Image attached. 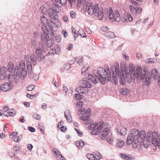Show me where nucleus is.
<instances>
[{
    "instance_id": "1",
    "label": "nucleus",
    "mask_w": 160,
    "mask_h": 160,
    "mask_svg": "<svg viewBox=\"0 0 160 160\" xmlns=\"http://www.w3.org/2000/svg\"><path fill=\"white\" fill-rule=\"evenodd\" d=\"M121 72H119L121 78L120 83L124 85L126 83V81L128 83L132 82V79L135 78L140 77L141 79H143L145 76V73L142 72L141 67H138L136 69L133 66H130L129 67V72H128V65L126 63L122 62L120 64Z\"/></svg>"
},
{
    "instance_id": "2",
    "label": "nucleus",
    "mask_w": 160,
    "mask_h": 160,
    "mask_svg": "<svg viewBox=\"0 0 160 160\" xmlns=\"http://www.w3.org/2000/svg\"><path fill=\"white\" fill-rule=\"evenodd\" d=\"M93 73L95 77L102 84H105L106 82H108L111 80V75L109 68H108L106 70L102 67H99L97 70H94Z\"/></svg>"
},
{
    "instance_id": "3",
    "label": "nucleus",
    "mask_w": 160,
    "mask_h": 160,
    "mask_svg": "<svg viewBox=\"0 0 160 160\" xmlns=\"http://www.w3.org/2000/svg\"><path fill=\"white\" fill-rule=\"evenodd\" d=\"M14 71L13 77L10 79V82H15L17 84L19 81L20 77L23 79L27 76V72L25 68V64L24 62H20L19 67L15 66Z\"/></svg>"
},
{
    "instance_id": "4",
    "label": "nucleus",
    "mask_w": 160,
    "mask_h": 160,
    "mask_svg": "<svg viewBox=\"0 0 160 160\" xmlns=\"http://www.w3.org/2000/svg\"><path fill=\"white\" fill-rule=\"evenodd\" d=\"M158 133L156 131L152 132L150 131L147 133L146 139L143 141V146L145 148H147L150 144L151 139L152 143L155 145H157L159 148H160V134L159 136V139L157 138H158Z\"/></svg>"
},
{
    "instance_id": "5",
    "label": "nucleus",
    "mask_w": 160,
    "mask_h": 160,
    "mask_svg": "<svg viewBox=\"0 0 160 160\" xmlns=\"http://www.w3.org/2000/svg\"><path fill=\"white\" fill-rule=\"evenodd\" d=\"M104 122H101L97 127L96 129H94L91 132L92 134L93 135H99V136L102 139L104 140L107 136L110 133L109 129L108 128H105L103 130L100 131L103 125Z\"/></svg>"
},
{
    "instance_id": "6",
    "label": "nucleus",
    "mask_w": 160,
    "mask_h": 160,
    "mask_svg": "<svg viewBox=\"0 0 160 160\" xmlns=\"http://www.w3.org/2000/svg\"><path fill=\"white\" fill-rule=\"evenodd\" d=\"M147 70V69L145 68L143 69V72H142H142L143 73H145V76L144 77V78L145 77L146 79L145 84L146 85H148L150 83L152 77L154 80L157 79L158 78L159 72L156 69H152L151 71V74L147 73L146 75V73L147 72V71H146Z\"/></svg>"
},
{
    "instance_id": "7",
    "label": "nucleus",
    "mask_w": 160,
    "mask_h": 160,
    "mask_svg": "<svg viewBox=\"0 0 160 160\" xmlns=\"http://www.w3.org/2000/svg\"><path fill=\"white\" fill-rule=\"evenodd\" d=\"M111 71L112 72V80H113L114 83L117 84L118 81V78H119L120 81V78L121 75L119 73V66L118 64L115 66H112L111 68ZM120 82V81H119Z\"/></svg>"
},
{
    "instance_id": "8",
    "label": "nucleus",
    "mask_w": 160,
    "mask_h": 160,
    "mask_svg": "<svg viewBox=\"0 0 160 160\" xmlns=\"http://www.w3.org/2000/svg\"><path fill=\"white\" fill-rule=\"evenodd\" d=\"M112 8H109V18L110 20L112 21H113L114 20L116 22H119L120 19L121 18L118 11H116L114 13L112 12Z\"/></svg>"
},
{
    "instance_id": "9",
    "label": "nucleus",
    "mask_w": 160,
    "mask_h": 160,
    "mask_svg": "<svg viewBox=\"0 0 160 160\" xmlns=\"http://www.w3.org/2000/svg\"><path fill=\"white\" fill-rule=\"evenodd\" d=\"M126 143L129 145L132 143V147L134 148H136L138 145V141L137 139L130 134L127 137Z\"/></svg>"
},
{
    "instance_id": "10",
    "label": "nucleus",
    "mask_w": 160,
    "mask_h": 160,
    "mask_svg": "<svg viewBox=\"0 0 160 160\" xmlns=\"http://www.w3.org/2000/svg\"><path fill=\"white\" fill-rule=\"evenodd\" d=\"M48 12L49 17L53 19H56V18H58V16L57 13L58 12L57 10V8L54 9L52 8L49 7Z\"/></svg>"
},
{
    "instance_id": "11",
    "label": "nucleus",
    "mask_w": 160,
    "mask_h": 160,
    "mask_svg": "<svg viewBox=\"0 0 160 160\" xmlns=\"http://www.w3.org/2000/svg\"><path fill=\"white\" fill-rule=\"evenodd\" d=\"M13 86L12 83L7 82L2 85L0 87V88L2 91L6 92L10 90L12 88Z\"/></svg>"
},
{
    "instance_id": "12",
    "label": "nucleus",
    "mask_w": 160,
    "mask_h": 160,
    "mask_svg": "<svg viewBox=\"0 0 160 160\" xmlns=\"http://www.w3.org/2000/svg\"><path fill=\"white\" fill-rule=\"evenodd\" d=\"M145 136L146 133L145 131L143 130L141 131L140 134L137 138V140L138 141V142H142L143 141L146 139Z\"/></svg>"
},
{
    "instance_id": "13",
    "label": "nucleus",
    "mask_w": 160,
    "mask_h": 160,
    "mask_svg": "<svg viewBox=\"0 0 160 160\" xmlns=\"http://www.w3.org/2000/svg\"><path fill=\"white\" fill-rule=\"evenodd\" d=\"M88 89H86L84 86H80L76 89V91L79 93L86 94L88 93Z\"/></svg>"
},
{
    "instance_id": "14",
    "label": "nucleus",
    "mask_w": 160,
    "mask_h": 160,
    "mask_svg": "<svg viewBox=\"0 0 160 160\" xmlns=\"http://www.w3.org/2000/svg\"><path fill=\"white\" fill-rule=\"evenodd\" d=\"M50 33H48V32H45L41 33V39L42 42L43 44H45L46 41L48 39L47 36L48 38H49V35Z\"/></svg>"
},
{
    "instance_id": "15",
    "label": "nucleus",
    "mask_w": 160,
    "mask_h": 160,
    "mask_svg": "<svg viewBox=\"0 0 160 160\" xmlns=\"http://www.w3.org/2000/svg\"><path fill=\"white\" fill-rule=\"evenodd\" d=\"M13 77L12 74H4L2 75L0 77V79L1 80L6 81L8 79L10 81V79H11Z\"/></svg>"
},
{
    "instance_id": "16",
    "label": "nucleus",
    "mask_w": 160,
    "mask_h": 160,
    "mask_svg": "<svg viewBox=\"0 0 160 160\" xmlns=\"http://www.w3.org/2000/svg\"><path fill=\"white\" fill-rule=\"evenodd\" d=\"M64 114L68 122H71L72 121V117L70 111L67 110L65 111Z\"/></svg>"
},
{
    "instance_id": "17",
    "label": "nucleus",
    "mask_w": 160,
    "mask_h": 160,
    "mask_svg": "<svg viewBox=\"0 0 160 160\" xmlns=\"http://www.w3.org/2000/svg\"><path fill=\"white\" fill-rule=\"evenodd\" d=\"M82 84L83 86L86 88H90L92 86L91 84L88 81L86 80H82Z\"/></svg>"
},
{
    "instance_id": "18",
    "label": "nucleus",
    "mask_w": 160,
    "mask_h": 160,
    "mask_svg": "<svg viewBox=\"0 0 160 160\" xmlns=\"http://www.w3.org/2000/svg\"><path fill=\"white\" fill-rule=\"evenodd\" d=\"M14 69V66L13 63L12 62H10L8 65V70L10 72L11 74H14L13 72Z\"/></svg>"
},
{
    "instance_id": "19",
    "label": "nucleus",
    "mask_w": 160,
    "mask_h": 160,
    "mask_svg": "<svg viewBox=\"0 0 160 160\" xmlns=\"http://www.w3.org/2000/svg\"><path fill=\"white\" fill-rule=\"evenodd\" d=\"M140 132L139 130L137 129H133L131 131V134L130 135H132L135 137L136 139L138 137V136Z\"/></svg>"
},
{
    "instance_id": "20",
    "label": "nucleus",
    "mask_w": 160,
    "mask_h": 160,
    "mask_svg": "<svg viewBox=\"0 0 160 160\" xmlns=\"http://www.w3.org/2000/svg\"><path fill=\"white\" fill-rule=\"evenodd\" d=\"M104 35L106 37L109 38H112L116 37V36L114 35V33L111 32H105L104 33Z\"/></svg>"
},
{
    "instance_id": "21",
    "label": "nucleus",
    "mask_w": 160,
    "mask_h": 160,
    "mask_svg": "<svg viewBox=\"0 0 160 160\" xmlns=\"http://www.w3.org/2000/svg\"><path fill=\"white\" fill-rule=\"evenodd\" d=\"M54 43V41L52 38L47 39L45 42L47 47L50 48L52 46Z\"/></svg>"
},
{
    "instance_id": "22",
    "label": "nucleus",
    "mask_w": 160,
    "mask_h": 160,
    "mask_svg": "<svg viewBox=\"0 0 160 160\" xmlns=\"http://www.w3.org/2000/svg\"><path fill=\"white\" fill-rule=\"evenodd\" d=\"M37 59V58L35 54H32L30 56V59L33 65L34 66L36 64V60Z\"/></svg>"
},
{
    "instance_id": "23",
    "label": "nucleus",
    "mask_w": 160,
    "mask_h": 160,
    "mask_svg": "<svg viewBox=\"0 0 160 160\" xmlns=\"http://www.w3.org/2000/svg\"><path fill=\"white\" fill-rule=\"evenodd\" d=\"M74 59L75 61L77 62L78 63L80 66H82L83 65V63L82 61L83 58L82 57H79L75 58Z\"/></svg>"
},
{
    "instance_id": "24",
    "label": "nucleus",
    "mask_w": 160,
    "mask_h": 160,
    "mask_svg": "<svg viewBox=\"0 0 160 160\" xmlns=\"http://www.w3.org/2000/svg\"><path fill=\"white\" fill-rule=\"evenodd\" d=\"M46 24L51 30H52L53 27L55 26V23L54 22H53L51 19L48 20Z\"/></svg>"
},
{
    "instance_id": "25",
    "label": "nucleus",
    "mask_w": 160,
    "mask_h": 160,
    "mask_svg": "<svg viewBox=\"0 0 160 160\" xmlns=\"http://www.w3.org/2000/svg\"><path fill=\"white\" fill-rule=\"evenodd\" d=\"M88 78L89 80L94 84H96L98 82V80L94 76L91 75H88Z\"/></svg>"
},
{
    "instance_id": "26",
    "label": "nucleus",
    "mask_w": 160,
    "mask_h": 160,
    "mask_svg": "<svg viewBox=\"0 0 160 160\" xmlns=\"http://www.w3.org/2000/svg\"><path fill=\"white\" fill-rule=\"evenodd\" d=\"M124 142L120 139H117V140L116 146L119 148H121L124 146Z\"/></svg>"
},
{
    "instance_id": "27",
    "label": "nucleus",
    "mask_w": 160,
    "mask_h": 160,
    "mask_svg": "<svg viewBox=\"0 0 160 160\" xmlns=\"http://www.w3.org/2000/svg\"><path fill=\"white\" fill-rule=\"evenodd\" d=\"M42 52V50L40 48L38 47L37 48L35 52L37 57L41 58Z\"/></svg>"
},
{
    "instance_id": "28",
    "label": "nucleus",
    "mask_w": 160,
    "mask_h": 160,
    "mask_svg": "<svg viewBox=\"0 0 160 160\" xmlns=\"http://www.w3.org/2000/svg\"><path fill=\"white\" fill-rule=\"evenodd\" d=\"M27 67L28 70V72L29 71L31 72L32 71V63L29 61H27Z\"/></svg>"
},
{
    "instance_id": "29",
    "label": "nucleus",
    "mask_w": 160,
    "mask_h": 160,
    "mask_svg": "<svg viewBox=\"0 0 160 160\" xmlns=\"http://www.w3.org/2000/svg\"><path fill=\"white\" fill-rule=\"evenodd\" d=\"M127 129L125 128L122 127L119 131H118V133L122 136H125L126 134Z\"/></svg>"
},
{
    "instance_id": "30",
    "label": "nucleus",
    "mask_w": 160,
    "mask_h": 160,
    "mask_svg": "<svg viewBox=\"0 0 160 160\" xmlns=\"http://www.w3.org/2000/svg\"><path fill=\"white\" fill-rule=\"evenodd\" d=\"M99 5L98 3H96L93 9V11L94 13H98L100 11L99 9Z\"/></svg>"
},
{
    "instance_id": "31",
    "label": "nucleus",
    "mask_w": 160,
    "mask_h": 160,
    "mask_svg": "<svg viewBox=\"0 0 160 160\" xmlns=\"http://www.w3.org/2000/svg\"><path fill=\"white\" fill-rule=\"evenodd\" d=\"M88 12L90 15H92L94 13L93 6L92 5H89L88 8Z\"/></svg>"
},
{
    "instance_id": "32",
    "label": "nucleus",
    "mask_w": 160,
    "mask_h": 160,
    "mask_svg": "<svg viewBox=\"0 0 160 160\" xmlns=\"http://www.w3.org/2000/svg\"><path fill=\"white\" fill-rule=\"evenodd\" d=\"M129 8L130 9L131 13L133 14L136 15V7L135 8L133 6L130 5L129 6Z\"/></svg>"
},
{
    "instance_id": "33",
    "label": "nucleus",
    "mask_w": 160,
    "mask_h": 160,
    "mask_svg": "<svg viewBox=\"0 0 160 160\" xmlns=\"http://www.w3.org/2000/svg\"><path fill=\"white\" fill-rule=\"evenodd\" d=\"M86 157L89 160H96L97 158L92 154H88L86 155Z\"/></svg>"
},
{
    "instance_id": "34",
    "label": "nucleus",
    "mask_w": 160,
    "mask_h": 160,
    "mask_svg": "<svg viewBox=\"0 0 160 160\" xmlns=\"http://www.w3.org/2000/svg\"><path fill=\"white\" fill-rule=\"evenodd\" d=\"M76 142V146L79 148H82L84 145V142L82 140H79L78 142L77 141Z\"/></svg>"
},
{
    "instance_id": "35",
    "label": "nucleus",
    "mask_w": 160,
    "mask_h": 160,
    "mask_svg": "<svg viewBox=\"0 0 160 160\" xmlns=\"http://www.w3.org/2000/svg\"><path fill=\"white\" fill-rule=\"evenodd\" d=\"M55 21L54 23H55V26H56L57 27H59L61 26V22L58 19V17L56 18V19H53Z\"/></svg>"
},
{
    "instance_id": "36",
    "label": "nucleus",
    "mask_w": 160,
    "mask_h": 160,
    "mask_svg": "<svg viewBox=\"0 0 160 160\" xmlns=\"http://www.w3.org/2000/svg\"><path fill=\"white\" fill-rule=\"evenodd\" d=\"M52 151L54 152L56 155L57 156V159H58V158L59 159V157L61 154L60 152L59 151L58 149L54 148L53 149Z\"/></svg>"
},
{
    "instance_id": "37",
    "label": "nucleus",
    "mask_w": 160,
    "mask_h": 160,
    "mask_svg": "<svg viewBox=\"0 0 160 160\" xmlns=\"http://www.w3.org/2000/svg\"><path fill=\"white\" fill-rule=\"evenodd\" d=\"M80 119L82 121H87L89 120L90 118L89 115H86L80 117Z\"/></svg>"
},
{
    "instance_id": "38",
    "label": "nucleus",
    "mask_w": 160,
    "mask_h": 160,
    "mask_svg": "<svg viewBox=\"0 0 160 160\" xmlns=\"http://www.w3.org/2000/svg\"><path fill=\"white\" fill-rule=\"evenodd\" d=\"M121 156L122 158L126 160H131L132 158L131 157L128 156L124 153H121Z\"/></svg>"
},
{
    "instance_id": "39",
    "label": "nucleus",
    "mask_w": 160,
    "mask_h": 160,
    "mask_svg": "<svg viewBox=\"0 0 160 160\" xmlns=\"http://www.w3.org/2000/svg\"><path fill=\"white\" fill-rule=\"evenodd\" d=\"M48 20L44 16H41L40 21L42 23L46 24Z\"/></svg>"
},
{
    "instance_id": "40",
    "label": "nucleus",
    "mask_w": 160,
    "mask_h": 160,
    "mask_svg": "<svg viewBox=\"0 0 160 160\" xmlns=\"http://www.w3.org/2000/svg\"><path fill=\"white\" fill-rule=\"evenodd\" d=\"M75 95V98L77 101L80 100L83 97V95L79 93L76 94Z\"/></svg>"
},
{
    "instance_id": "41",
    "label": "nucleus",
    "mask_w": 160,
    "mask_h": 160,
    "mask_svg": "<svg viewBox=\"0 0 160 160\" xmlns=\"http://www.w3.org/2000/svg\"><path fill=\"white\" fill-rule=\"evenodd\" d=\"M129 90L127 88H123L121 90V92L123 95L127 94L129 92Z\"/></svg>"
},
{
    "instance_id": "42",
    "label": "nucleus",
    "mask_w": 160,
    "mask_h": 160,
    "mask_svg": "<svg viewBox=\"0 0 160 160\" xmlns=\"http://www.w3.org/2000/svg\"><path fill=\"white\" fill-rule=\"evenodd\" d=\"M7 70L6 67H3L0 68V73L1 75L5 74Z\"/></svg>"
},
{
    "instance_id": "43",
    "label": "nucleus",
    "mask_w": 160,
    "mask_h": 160,
    "mask_svg": "<svg viewBox=\"0 0 160 160\" xmlns=\"http://www.w3.org/2000/svg\"><path fill=\"white\" fill-rule=\"evenodd\" d=\"M121 20L123 22L126 23L128 21V16L127 15H123L122 16Z\"/></svg>"
},
{
    "instance_id": "44",
    "label": "nucleus",
    "mask_w": 160,
    "mask_h": 160,
    "mask_svg": "<svg viewBox=\"0 0 160 160\" xmlns=\"http://www.w3.org/2000/svg\"><path fill=\"white\" fill-rule=\"evenodd\" d=\"M70 14L71 18L73 19H75L77 17L76 12L73 11H72L70 12Z\"/></svg>"
},
{
    "instance_id": "45",
    "label": "nucleus",
    "mask_w": 160,
    "mask_h": 160,
    "mask_svg": "<svg viewBox=\"0 0 160 160\" xmlns=\"http://www.w3.org/2000/svg\"><path fill=\"white\" fill-rule=\"evenodd\" d=\"M9 112L10 116H14L16 113V112L15 109H11L9 110Z\"/></svg>"
},
{
    "instance_id": "46",
    "label": "nucleus",
    "mask_w": 160,
    "mask_h": 160,
    "mask_svg": "<svg viewBox=\"0 0 160 160\" xmlns=\"http://www.w3.org/2000/svg\"><path fill=\"white\" fill-rule=\"evenodd\" d=\"M46 24H43L42 26V32H48V28L46 25Z\"/></svg>"
},
{
    "instance_id": "47",
    "label": "nucleus",
    "mask_w": 160,
    "mask_h": 160,
    "mask_svg": "<svg viewBox=\"0 0 160 160\" xmlns=\"http://www.w3.org/2000/svg\"><path fill=\"white\" fill-rule=\"evenodd\" d=\"M98 18L100 20H102L103 17V11H100L98 13Z\"/></svg>"
},
{
    "instance_id": "48",
    "label": "nucleus",
    "mask_w": 160,
    "mask_h": 160,
    "mask_svg": "<svg viewBox=\"0 0 160 160\" xmlns=\"http://www.w3.org/2000/svg\"><path fill=\"white\" fill-rule=\"evenodd\" d=\"M156 59L155 58H150L146 60V63H153L155 62Z\"/></svg>"
},
{
    "instance_id": "49",
    "label": "nucleus",
    "mask_w": 160,
    "mask_h": 160,
    "mask_svg": "<svg viewBox=\"0 0 160 160\" xmlns=\"http://www.w3.org/2000/svg\"><path fill=\"white\" fill-rule=\"evenodd\" d=\"M13 140L16 142H19L21 139V138H20L19 136H17L12 138Z\"/></svg>"
},
{
    "instance_id": "50",
    "label": "nucleus",
    "mask_w": 160,
    "mask_h": 160,
    "mask_svg": "<svg viewBox=\"0 0 160 160\" xmlns=\"http://www.w3.org/2000/svg\"><path fill=\"white\" fill-rule=\"evenodd\" d=\"M46 10V8L43 6H42L40 8V11L43 14H45Z\"/></svg>"
},
{
    "instance_id": "51",
    "label": "nucleus",
    "mask_w": 160,
    "mask_h": 160,
    "mask_svg": "<svg viewBox=\"0 0 160 160\" xmlns=\"http://www.w3.org/2000/svg\"><path fill=\"white\" fill-rule=\"evenodd\" d=\"M33 118L37 120H40L41 119V116L38 114L34 113L32 116Z\"/></svg>"
},
{
    "instance_id": "52",
    "label": "nucleus",
    "mask_w": 160,
    "mask_h": 160,
    "mask_svg": "<svg viewBox=\"0 0 160 160\" xmlns=\"http://www.w3.org/2000/svg\"><path fill=\"white\" fill-rule=\"evenodd\" d=\"M35 88V86L33 85H31L28 86L27 87V89L28 91H31L33 90Z\"/></svg>"
},
{
    "instance_id": "53",
    "label": "nucleus",
    "mask_w": 160,
    "mask_h": 160,
    "mask_svg": "<svg viewBox=\"0 0 160 160\" xmlns=\"http://www.w3.org/2000/svg\"><path fill=\"white\" fill-rule=\"evenodd\" d=\"M70 68V65L68 64H65L63 65V68L64 70H67Z\"/></svg>"
},
{
    "instance_id": "54",
    "label": "nucleus",
    "mask_w": 160,
    "mask_h": 160,
    "mask_svg": "<svg viewBox=\"0 0 160 160\" xmlns=\"http://www.w3.org/2000/svg\"><path fill=\"white\" fill-rule=\"evenodd\" d=\"M142 10V9L140 8L136 7V12L137 14H139L141 13Z\"/></svg>"
},
{
    "instance_id": "55",
    "label": "nucleus",
    "mask_w": 160,
    "mask_h": 160,
    "mask_svg": "<svg viewBox=\"0 0 160 160\" xmlns=\"http://www.w3.org/2000/svg\"><path fill=\"white\" fill-rule=\"evenodd\" d=\"M17 136H18V132H13L12 134L10 135V137L11 138H12Z\"/></svg>"
},
{
    "instance_id": "56",
    "label": "nucleus",
    "mask_w": 160,
    "mask_h": 160,
    "mask_svg": "<svg viewBox=\"0 0 160 160\" xmlns=\"http://www.w3.org/2000/svg\"><path fill=\"white\" fill-rule=\"evenodd\" d=\"M28 74L29 77L31 78V79H32L33 76H34L35 75L32 71L31 72L29 71V72H28Z\"/></svg>"
},
{
    "instance_id": "57",
    "label": "nucleus",
    "mask_w": 160,
    "mask_h": 160,
    "mask_svg": "<svg viewBox=\"0 0 160 160\" xmlns=\"http://www.w3.org/2000/svg\"><path fill=\"white\" fill-rule=\"evenodd\" d=\"M95 155L97 156V159H98L99 160L102 158V156L101 155L100 153L98 152H96Z\"/></svg>"
},
{
    "instance_id": "58",
    "label": "nucleus",
    "mask_w": 160,
    "mask_h": 160,
    "mask_svg": "<svg viewBox=\"0 0 160 160\" xmlns=\"http://www.w3.org/2000/svg\"><path fill=\"white\" fill-rule=\"evenodd\" d=\"M101 29L104 32L107 31L109 30L108 28L106 26H103L101 27Z\"/></svg>"
},
{
    "instance_id": "59",
    "label": "nucleus",
    "mask_w": 160,
    "mask_h": 160,
    "mask_svg": "<svg viewBox=\"0 0 160 160\" xmlns=\"http://www.w3.org/2000/svg\"><path fill=\"white\" fill-rule=\"evenodd\" d=\"M86 109L84 108H82L81 109H79V111L80 112L81 114H84L86 113Z\"/></svg>"
},
{
    "instance_id": "60",
    "label": "nucleus",
    "mask_w": 160,
    "mask_h": 160,
    "mask_svg": "<svg viewBox=\"0 0 160 160\" xmlns=\"http://www.w3.org/2000/svg\"><path fill=\"white\" fill-rule=\"evenodd\" d=\"M62 19L65 22H66V23H67L68 22V18L67 15L64 16L62 18Z\"/></svg>"
},
{
    "instance_id": "61",
    "label": "nucleus",
    "mask_w": 160,
    "mask_h": 160,
    "mask_svg": "<svg viewBox=\"0 0 160 160\" xmlns=\"http://www.w3.org/2000/svg\"><path fill=\"white\" fill-rule=\"evenodd\" d=\"M62 33L63 35L65 38H66L68 36V33L65 30H63L62 31Z\"/></svg>"
},
{
    "instance_id": "62",
    "label": "nucleus",
    "mask_w": 160,
    "mask_h": 160,
    "mask_svg": "<svg viewBox=\"0 0 160 160\" xmlns=\"http://www.w3.org/2000/svg\"><path fill=\"white\" fill-rule=\"evenodd\" d=\"M127 16L128 20L129 22L132 21V20L133 18L131 16V15L129 13H128Z\"/></svg>"
},
{
    "instance_id": "63",
    "label": "nucleus",
    "mask_w": 160,
    "mask_h": 160,
    "mask_svg": "<svg viewBox=\"0 0 160 160\" xmlns=\"http://www.w3.org/2000/svg\"><path fill=\"white\" fill-rule=\"evenodd\" d=\"M106 139L107 142L109 143L112 144L113 142L112 138L110 137H108Z\"/></svg>"
},
{
    "instance_id": "64",
    "label": "nucleus",
    "mask_w": 160,
    "mask_h": 160,
    "mask_svg": "<svg viewBox=\"0 0 160 160\" xmlns=\"http://www.w3.org/2000/svg\"><path fill=\"white\" fill-rule=\"evenodd\" d=\"M88 66H87L86 67L85 66H83V68L82 69V73L87 70L88 69Z\"/></svg>"
}]
</instances>
